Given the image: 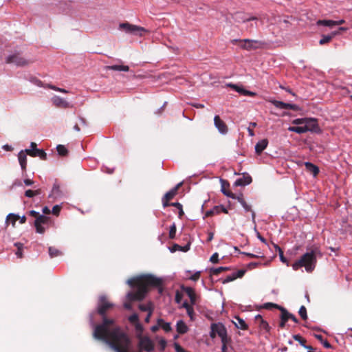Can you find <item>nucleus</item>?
I'll return each instance as SVG.
<instances>
[{"instance_id": "603ef678", "label": "nucleus", "mask_w": 352, "mask_h": 352, "mask_svg": "<svg viewBox=\"0 0 352 352\" xmlns=\"http://www.w3.org/2000/svg\"><path fill=\"white\" fill-rule=\"evenodd\" d=\"M258 317H259L261 319V327L268 331L270 330V327H269L268 323L266 321L263 320L262 319V317L260 315H258L256 316V318H258Z\"/></svg>"}, {"instance_id": "dca6fc26", "label": "nucleus", "mask_w": 352, "mask_h": 352, "mask_svg": "<svg viewBox=\"0 0 352 352\" xmlns=\"http://www.w3.org/2000/svg\"><path fill=\"white\" fill-rule=\"evenodd\" d=\"M252 182V177L248 173H243L241 177L238 178L235 182L234 185L235 186H245L251 184Z\"/></svg>"}, {"instance_id": "a18cd8bd", "label": "nucleus", "mask_w": 352, "mask_h": 352, "mask_svg": "<svg viewBox=\"0 0 352 352\" xmlns=\"http://www.w3.org/2000/svg\"><path fill=\"white\" fill-rule=\"evenodd\" d=\"M263 308L264 309H271L272 308H276V309H278L281 311V309H283L282 307L279 306L277 304H275V303H272V302H267V303H265L263 305Z\"/></svg>"}, {"instance_id": "c03bdc74", "label": "nucleus", "mask_w": 352, "mask_h": 352, "mask_svg": "<svg viewBox=\"0 0 352 352\" xmlns=\"http://www.w3.org/2000/svg\"><path fill=\"white\" fill-rule=\"evenodd\" d=\"M228 86L231 87L232 89L235 90L238 93L241 94V95H245L244 91H246V89H243L242 87H239L232 83L228 84Z\"/></svg>"}, {"instance_id": "c85d7f7f", "label": "nucleus", "mask_w": 352, "mask_h": 352, "mask_svg": "<svg viewBox=\"0 0 352 352\" xmlns=\"http://www.w3.org/2000/svg\"><path fill=\"white\" fill-rule=\"evenodd\" d=\"M14 245L16 248V251L15 252V254L18 258H23V250L25 246L23 243L20 242L14 243Z\"/></svg>"}, {"instance_id": "052dcab7", "label": "nucleus", "mask_w": 352, "mask_h": 352, "mask_svg": "<svg viewBox=\"0 0 352 352\" xmlns=\"http://www.w3.org/2000/svg\"><path fill=\"white\" fill-rule=\"evenodd\" d=\"M28 214L30 216H31V217H34L35 219H36L37 217H38L39 216L41 215L39 212H36L35 210H30V211H29Z\"/></svg>"}, {"instance_id": "f257e3e1", "label": "nucleus", "mask_w": 352, "mask_h": 352, "mask_svg": "<svg viewBox=\"0 0 352 352\" xmlns=\"http://www.w3.org/2000/svg\"><path fill=\"white\" fill-rule=\"evenodd\" d=\"M113 306L114 305L109 302L105 296H100L97 306V313L102 317V322L101 324L95 326L94 336L95 338L104 340L107 343L113 340L112 333L118 328L120 332H124L121 327L118 325L110 329L111 326L114 325L115 320L112 318H108L106 314Z\"/></svg>"}, {"instance_id": "bb28decb", "label": "nucleus", "mask_w": 352, "mask_h": 352, "mask_svg": "<svg viewBox=\"0 0 352 352\" xmlns=\"http://www.w3.org/2000/svg\"><path fill=\"white\" fill-rule=\"evenodd\" d=\"M107 70L119 71V72H128L129 67L127 65H112L106 67Z\"/></svg>"}, {"instance_id": "473e14b6", "label": "nucleus", "mask_w": 352, "mask_h": 352, "mask_svg": "<svg viewBox=\"0 0 352 352\" xmlns=\"http://www.w3.org/2000/svg\"><path fill=\"white\" fill-rule=\"evenodd\" d=\"M280 311H281L282 315H285V316H286L285 317L287 318V321H288V320L291 319L296 323H297L298 322L296 317L294 315L289 313L284 307H283V309H281Z\"/></svg>"}, {"instance_id": "20e7f679", "label": "nucleus", "mask_w": 352, "mask_h": 352, "mask_svg": "<svg viewBox=\"0 0 352 352\" xmlns=\"http://www.w3.org/2000/svg\"><path fill=\"white\" fill-rule=\"evenodd\" d=\"M113 340L108 342L116 352H129L131 340L125 332H120L118 328L112 333Z\"/></svg>"}, {"instance_id": "ea45409f", "label": "nucleus", "mask_w": 352, "mask_h": 352, "mask_svg": "<svg viewBox=\"0 0 352 352\" xmlns=\"http://www.w3.org/2000/svg\"><path fill=\"white\" fill-rule=\"evenodd\" d=\"M56 150L58 155L60 156H66L68 154V150L64 145H58L56 146Z\"/></svg>"}, {"instance_id": "8fccbe9b", "label": "nucleus", "mask_w": 352, "mask_h": 352, "mask_svg": "<svg viewBox=\"0 0 352 352\" xmlns=\"http://www.w3.org/2000/svg\"><path fill=\"white\" fill-rule=\"evenodd\" d=\"M200 276H201V272L197 271V272H195L194 274H191L188 277V279L193 280V281H197L199 279Z\"/></svg>"}, {"instance_id": "13d9d810", "label": "nucleus", "mask_w": 352, "mask_h": 352, "mask_svg": "<svg viewBox=\"0 0 352 352\" xmlns=\"http://www.w3.org/2000/svg\"><path fill=\"white\" fill-rule=\"evenodd\" d=\"M277 248L279 249V251H280L279 256H280V261L283 263H286L287 265L288 266L289 263H288L287 258L283 256V252H282V250H280V248L278 246H277Z\"/></svg>"}, {"instance_id": "6e6d98bb", "label": "nucleus", "mask_w": 352, "mask_h": 352, "mask_svg": "<svg viewBox=\"0 0 352 352\" xmlns=\"http://www.w3.org/2000/svg\"><path fill=\"white\" fill-rule=\"evenodd\" d=\"M210 261L213 263H217L219 262V254L217 252L214 253L211 256Z\"/></svg>"}, {"instance_id": "f8f14e48", "label": "nucleus", "mask_w": 352, "mask_h": 352, "mask_svg": "<svg viewBox=\"0 0 352 352\" xmlns=\"http://www.w3.org/2000/svg\"><path fill=\"white\" fill-rule=\"evenodd\" d=\"M139 347L141 350L146 352H151L154 350V344L148 337H142L140 338Z\"/></svg>"}, {"instance_id": "cd10ccee", "label": "nucleus", "mask_w": 352, "mask_h": 352, "mask_svg": "<svg viewBox=\"0 0 352 352\" xmlns=\"http://www.w3.org/2000/svg\"><path fill=\"white\" fill-rule=\"evenodd\" d=\"M157 322L160 325V327H161L165 332H170L172 331L170 322H165L162 318L157 319Z\"/></svg>"}, {"instance_id": "4d7b16f0", "label": "nucleus", "mask_w": 352, "mask_h": 352, "mask_svg": "<svg viewBox=\"0 0 352 352\" xmlns=\"http://www.w3.org/2000/svg\"><path fill=\"white\" fill-rule=\"evenodd\" d=\"M190 244H191V242L190 241H188V243L185 245H184V246L181 245L180 251L184 252H188L190 248Z\"/></svg>"}, {"instance_id": "58836bf2", "label": "nucleus", "mask_w": 352, "mask_h": 352, "mask_svg": "<svg viewBox=\"0 0 352 352\" xmlns=\"http://www.w3.org/2000/svg\"><path fill=\"white\" fill-rule=\"evenodd\" d=\"M317 25H323L327 27L334 26V21L333 20H318L316 22Z\"/></svg>"}, {"instance_id": "423d86ee", "label": "nucleus", "mask_w": 352, "mask_h": 352, "mask_svg": "<svg viewBox=\"0 0 352 352\" xmlns=\"http://www.w3.org/2000/svg\"><path fill=\"white\" fill-rule=\"evenodd\" d=\"M210 328L211 331L210 333V336L212 338H214L217 335L221 338L222 344L225 343V342L229 339L228 338L227 329L222 323H212Z\"/></svg>"}, {"instance_id": "4468645a", "label": "nucleus", "mask_w": 352, "mask_h": 352, "mask_svg": "<svg viewBox=\"0 0 352 352\" xmlns=\"http://www.w3.org/2000/svg\"><path fill=\"white\" fill-rule=\"evenodd\" d=\"M214 124L219 132L221 134H226L228 131V126L225 122L221 119L219 116H215L214 118Z\"/></svg>"}, {"instance_id": "b1692460", "label": "nucleus", "mask_w": 352, "mask_h": 352, "mask_svg": "<svg viewBox=\"0 0 352 352\" xmlns=\"http://www.w3.org/2000/svg\"><path fill=\"white\" fill-rule=\"evenodd\" d=\"M27 153L25 151H21L18 154L19 162L21 169L24 171L27 166Z\"/></svg>"}, {"instance_id": "393cba45", "label": "nucleus", "mask_w": 352, "mask_h": 352, "mask_svg": "<svg viewBox=\"0 0 352 352\" xmlns=\"http://www.w3.org/2000/svg\"><path fill=\"white\" fill-rule=\"evenodd\" d=\"M234 320L235 321H234L233 322L237 329H240L242 330H247L248 329V325L246 324L245 320L240 318L239 316H235Z\"/></svg>"}, {"instance_id": "338daca9", "label": "nucleus", "mask_w": 352, "mask_h": 352, "mask_svg": "<svg viewBox=\"0 0 352 352\" xmlns=\"http://www.w3.org/2000/svg\"><path fill=\"white\" fill-rule=\"evenodd\" d=\"M182 294L179 292H177L175 294L176 302L179 303L182 300Z\"/></svg>"}, {"instance_id": "e2e57ef3", "label": "nucleus", "mask_w": 352, "mask_h": 352, "mask_svg": "<svg viewBox=\"0 0 352 352\" xmlns=\"http://www.w3.org/2000/svg\"><path fill=\"white\" fill-rule=\"evenodd\" d=\"M180 248H181V245L177 244V243H175L171 248H170V250L171 252H174L175 251H180Z\"/></svg>"}, {"instance_id": "2eb2a0df", "label": "nucleus", "mask_w": 352, "mask_h": 352, "mask_svg": "<svg viewBox=\"0 0 352 352\" xmlns=\"http://www.w3.org/2000/svg\"><path fill=\"white\" fill-rule=\"evenodd\" d=\"M245 273V270H239L236 272H233L232 274L227 276L224 279L221 280V283L223 284H226L238 278H242L244 276Z\"/></svg>"}, {"instance_id": "a878e982", "label": "nucleus", "mask_w": 352, "mask_h": 352, "mask_svg": "<svg viewBox=\"0 0 352 352\" xmlns=\"http://www.w3.org/2000/svg\"><path fill=\"white\" fill-rule=\"evenodd\" d=\"M176 330L179 334H184L188 332V327L186 324L182 320L177 321L176 324Z\"/></svg>"}, {"instance_id": "864d4df0", "label": "nucleus", "mask_w": 352, "mask_h": 352, "mask_svg": "<svg viewBox=\"0 0 352 352\" xmlns=\"http://www.w3.org/2000/svg\"><path fill=\"white\" fill-rule=\"evenodd\" d=\"M61 207L59 205H55L52 210V212L53 214L56 216H58L60 212Z\"/></svg>"}, {"instance_id": "774afa93", "label": "nucleus", "mask_w": 352, "mask_h": 352, "mask_svg": "<svg viewBox=\"0 0 352 352\" xmlns=\"http://www.w3.org/2000/svg\"><path fill=\"white\" fill-rule=\"evenodd\" d=\"M256 236H257V238H258V239H259L262 243H265V244H267V241H266V239H265L263 236H262L261 235V234H260L258 232H257V233H256Z\"/></svg>"}, {"instance_id": "a211bd4d", "label": "nucleus", "mask_w": 352, "mask_h": 352, "mask_svg": "<svg viewBox=\"0 0 352 352\" xmlns=\"http://www.w3.org/2000/svg\"><path fill=\"white\" fill-rule=\"evenodd\" d=\"M25 153L31 157H38L42 160H47V153L43 149H25Z\"/></svg>"}, {"instance_id": "6ab92c4d", "label": "nucleus", "mask_w": 352, "mask_h": 352, "mask_svg": "<svg viewBox=\"0 0 352 352\" xmlns=\"http://www.w3.org/2000/svg\"><path fill=\"white\" fill-rule=\"evenodd\" d=\"M292 123L295 125H308L311 124H318V120L317 119L312 118H296L293 120Z\"/></svg>"}, {"instance_id": "79ce46f5", "label": "nucleus", "mask_w": 352, "mask_h": 352, "mask_svg": "<svg viewBox=\"0 0 352 352\" xmlns=\"http://www.w3.org/2000/svg\"><path fill=\"white\" fill-rule=\"evenodd\" d=\"M20 218L18 214L10 213L7 216L6 221H10L14 226L16 221Z\"/></svg>"}, {"instance_id": "37998d69", "label": "nucleus", "mask_w": 352, "mask_h": 352, "mask_svg": "<svg viewBox=\"0 0 352 352\" xmlns=\"http://www.w3.org/2000/svg\"><path fill=\"white\" fill-rule=\"evenodd\" d=\"M41 193V189H37V190H27L25 192V197H33L36 195H38Z\"/></svg>"}, {"instance_id": "a19ab883", "label": "nucleus", "mask_w": 352, "mask_h": 352, "mask_svg": "<svg viewBox=\"0 0 352 352\" xmlns=\"http://www.w3.org/2000/svg\"><path fill=\"white\" fill-rule=\"evenodd\" d=\"M241 204L245 212H252V220L254 221L256 214H255V212L252 210L251 206L250 205H248L245 200L243 201H242L241 203Z\"/></svg>"}, {"instance_id": "bf43d9fd", "label": "nucleus", "mask_w": 352, "mask_h": 352, "mask_svg": "<svg viewBox=\"0 0 352 352\" xmlns=\"http://www.w3.org/2000/svg\"><path fill=\"white\" fill-rule=\"evenodd\" d=\"M230 342V339H228L226 342H225V345H226V347L227 349V352H235L233 347L231 346V345H229L228 343Z\"/></svg>"}, {"instance_id": "412c9836", "label": "nucleus", "mask_w": 352, "mask_h": 352, "mask_svg": "<svg viewBox=\"0 0 352 352\" xmlns=\"http://www.w3.org/2000/svg\"><path fill=\"white\" fill-rule=\"evenodd\" d=\"M301 164H302V162H301ZM303 164L305 166L306 170L312 174L314 177L318 175L320 170L316 165L309 162H305Z\"/></svg>"}, {"instance_id": "9d476101", "label": "nucleus", "mask_w": 352, "mask_h": 352, "mask_svg": "<svg viewBox=\"0 0 352 352\" xmlns=\"http://www.w3.org/2000/svg\"><path fill=\"white\" fill-rule=\"evenodd\" d=\"M318 129V124H311L304 126H289L288 131L292 132H295L298 134L305 133L307 131H316Z\"/></svg>"}, {"instance_id": "9b49d317", "label": "nucleus", "mask_w": 352, "mask_h": 352, "mask_svg": "<svg viewBox=\"0 0 352 352\" xmlns=\"http://www.w3.org/2000/svg\"><path fill=\"white\" fill-rule=\"evenodd\" d=\"M182 185V182L177 184L174 188L168 191L162 197V204L164 208H166L170 206V203L168 201L173 199L176 195L179 188Z\"/></svg>"}, {"instance_id": "ddd939ff", "label": "nucleus", "mask_w": 352, "mask_h": 352, "mask_svg": "<svg viewBox=\"0 0 352 352\" xmlns=\"http://www.w3.org/2000/svg\"><path fill=\"white\" fill-rule=\"evenodd\" d=\"M272 103L276 108L281 109H291L294 111H298L299 109V107L296 104L286 103L278 100H272Z\"/></svg>"}, {"instance_id": "4c0bfd02", "label": "nucleus", "mask_w": 352, "mask_h": 352, "mask_svg": "<svg viewBox=\"0 0 352 352\" xmlns=\"http://www.w3.org/2000/svg\"><path fill=\"white\" fill-rule=\"evenodd\" d=\"M293 338L298 341L300 344L301 346H302L303 347H305V349H307V347H308L309 346L308 345H306V342H307V340L302 338L300 335L299 334H295L293 336Z\"/></svg>"}, {"instance_id": "0e129e2a", "label": "nucleus", "mask_w": 352, "mask_h": 352, "mask_svg": "<svg viewBox=\"0 0 352 352\" xmlns=\"http://www.w3.org/2000/svg\"><path fill=\"white\" fill-rule=\"evenodd\" d=\"M166 104H167V102H165L164 103V104L162 105V107H161L160 108H159L158 109L156 110L155 113L157 115H160L164 111V107L166 105Z\"/></svg>"}, {"instance_id": "5fc2aeb1", "label": "nucleus", "mask_w": 352, "mask_h": 352, "mask_svg": "<svg viewBox=\"0 0 352 352\" xmlns=\"http://www.w3.org/2000/svg\"><path fill=\"white\" fill-rule=\"evenodd\" d=\"M285 316H286L285 314V315L281 314V316H280V322L279 324V327L282 329H283L285 327V324L287 322Z\"/></svg>"}, {"instance_id": "c756f323", "label": "nucleus", "mask_w": 352, "mask_h": 352, "mask_svg": "<svg viewBox=\"0 0 352 352\" xmlns=\"http://www.w3.org/2000/svg\"><path fill=\"white\" fill-rule=\"evenodd\" d=\"M338 34L337 32H332L331 34L323 35L322 38L320 40V45H324L329 43L332 38Z\"/></svg>"}, {"instance_id": "69168bd1", "label": "nucleus", "mask_w": 352, "mask_h": 352, "mask_svg": "<svg viewBox=\"0 0 352 352\" xmlns=\"http://www.w3.org/2000/svg\"><path fill=\"white\" fill-rule=\"evenodd\" d=\"M175 349L177 352H186L179 344L175 343Z\"/></svg>"}, {"instance_id": "5701e85b", "label": "nucleus", "mask_w": 352, "mask_h": 352, "mask_svg": "<svg viewBox=\"0 0 352 352\" xmlns=\"http://www.w3.org/2000/svg\"><path fill=\"white\" fill-rule=\"evenodd\" d=\"M268 144L267 139H263L258 141L255 145V152L257 155L261 154V153L266 148Z\"/></svg>"}, {"instance_id": "2f4dec72", "label": "nucleus", "mask_w": 352, "mask_h": 352, "mask_svg": "<svg viewBox=\"0 0 352 352\" xmlns=\"http://www.w3.org/2000/svg\"><path fill=\"white\" fill-rule=\"evenodd\" d=\"M230 267H219L217 268H210V275H219L220 273L224 271L229 270Z\"/></svg>"}, {"instance_id": "c9c22d12", "label": "nucleus", "mask_w": 352, "mask_h": 352, "mask_svg": "<svg viewBox=\"0 0 352 352\" xmlns=\"http://www.w3.org/2000/svg\"><path fill=\"white\" fill-rule=\"evenodd\" d=\"M61 194L60 187L58 184H54L51 192V194L49 195L50 197H54L56 198L57 197H59Z\"/></svg>"}, {"instance_id": "09e8293b", "label": "nucleus", "mask_w": 352, "mask_h": 352, "mask_svg": "<svg viewBox=\"0 0 352 352\" xmlns=\"http://www.w3.org/2000/svg\"><path fill=\"white\" fill-rule=\"evenodd\" d=\"M186 313L189 316L191 321L195 320V311L193 309V306L190 307L189 309H186Z\"/></svg>"}, {"instance_id": "e433bc0d", "label": "nucleus", "mask_w": 352, "mask_h": 352, "mask_svg": "<svg viewBox=\"0 0 352 352\" xmlns=\"http://www.w3.org/2000/svg\"><path fill=\"white\" fill-rule=\"evenodd\" d=\"M48 252H49L50 256L51 258H54V257H56V256L62 255V252L59 250H58L54 247H50L48 249Z\"/></svg>"}, {"instance_id": "3c124183", "label": "nucleus", "mask_w": 352, "mask_h": 352, "mask_svg": "<svg viewBox=\"0 0 352 352\" xmlns=\"http://www.w3.org/2000/svg\"><path fill=\"white\" fill-rule=\"evenodd\" d=\"M128 319H129V321L133 324H135V323H138V322H139V317H138V314H133L131 315Z\"/></svg>"}, {"instance_id": "1a4fd4ad", "label": "nucleus", "mask_w": 352, "mask_h": 352, "mask_svg": "<svg viewBox=\"0 0 352 352\" xmlns=\"http://www.w3.org/2000/svg\"><path fill=\"white\" fill-rule=\"evenodd\" d=\"M6 62V63H14L19 67L26 66L30 63V61L22 57L19 53H14L8 56Z\"/></svg>"}, {"instance_id": "7c9ffc66", "label": "nucleus", "mask_w": 352, "mask_h": 352, "mask_svg": "<svg viewBox=\"0 0 352 352\" xmlns=\"http://www.w3.org/2000/svg\"><path fill=\"white\" fill-rule=\"evenodd\" d=\"M138 307L142 311H146L148 313H149V311H153V306L151 302H148L146 304H140Z\"/></svg>"}, {"instance_id": "de8ad7c7", "label": "nucleus", "mask_w": 352, "mask_h": 352, "mask_svg": "<svg viewBox=\"0 0 352 352\" xmlns=\"http://www.w3.org/2000/svg\"><path fill=\"white\" fill-rule=\"evenodd\" d=\"M298 314L300 316V317L302 318V319L307 320V309L305 306L300 307Z\"/></svg>"}, {"instance_id": "f3484780", "label": "nucleus", "mask_w": 352, "mask_h": 352, "mask_svg": "<svg viewBox=\"0 0 352 352\" xmlns=\"http://www.w3.org/2000/svg\"><path fill=\"white\" fill-rule=\"evenodd\" d=\"M181 289L189 297L190 303L192 305H195L197 302V296L195 293V289L190 287H186L184 285H182L181 287Z\"/></svg>"}, {"instance_id": "680f3d73", "label": "nucleus", "mask_w": 352, "mask_h": 352, "mask_svg": "<svg viewBox=\"0 0 352 352\" xmlns=\"http://www.w3.org/2000/svg\"><path fill=\"white\" fill-rule=\"evenodd\" d=\"M212 210L214 215H217V214H219L221 213L220 205L214 206L212 208Z\"/></svg>"}, {"instance_id": "f704fd0d", "label": "nucleus", "mask_w": 352, "mask_h": 352, "mask_svg": "<svg viewBox=\"0 0 352 352\" xmlns=\"http://www.w3.org/2000/svg\"><path fill=\"white\" fill-rule=\"evenodd\" d=\"M170 206H174V207L176 208V209L178 210L179 218L182 219V217L184 214L182 205L180 203H179V202H173V203H170Z\"/></svg>"}, {"instance_id": "6e6552de", "label": "nucleus", "mask_w": 352, "mask_h": 352, "mask_svg": "<svg viewBox=\"0 0 352 352\" xmlns=\"http://www.w3.org/2000/svg\"><path fill=\"white\" fill-rule=\"evenodd\" d=\"M50 222V218L49 217L41 214L37 217L34 222L36 232L39 234H43L45 232L46 227L48 226Z\"/></svg>"}, {"instance_id": "4be33fe9", "label": "nucleus", "mask_w": 352, "mask_h": 352, "mask_svg": "<svg viewBox=\"0 0 352 352\" xmlns=\"http://www.w3.org/2000/svg\"><path fill=\"white\" fill-rule=\"evenodd\" d=\"M221 192H223V195H225L228 197H230L233 199H236L240 204L245 200L244 197H243V195L242 193H239V195H236V194H234L229 190H226L223 188L221 189Z\"/></svg>"}, {"instance_id": "0eeeda50", "label": "nucleus", "mask_w": 352, "mask_h": 352, "mask_svg": "<svg viewBox=\"0 0 352 352\" xmlns=\"http://www.w3.org/2000/svg\"><path fill=\"white\" fill-rule=\"evenodd\" d=\"M120 29L124 31L126 33L133 34V35H138L140 36H143V33L147 32L148 30H146L143 27H140L136 25H133L129 23H120Z\"/></svg>"}, {"instance_id": "49530a36", "label": "nucleus", "mask_w": 352, "mask_h": 352, "mask_svg": "<svg viewBox=\"0 0 352 352\" xmlns=\"http://www.w3.org/2000/svg\"><path fill=\"white\" fill-rule=\"evenodd\" d=\"M175 236H176V225L175 223H173L170 226L168 236L170 239H173L175 238Z\"/></svg>"}, {"instance_id": "72a5a7b5", "label": "nucleus", "mask_w": 352, "mask_h": 352, "mask_svg": "<svg viewBox=\"0 0 352 352\" xmlns=\"http://www.w3.org/2000/svg\"><path fill=\"white\" fill-rule=\"evenodd\" d=\"M315 338L319 340L321 344L327 349H329L331 347V344L328 342L327 340H324L323 338V336L322 335H319V334H315L314 335Z\"/></svg>"}, {"instance_id": "aec40b11", "label": "nucleus", "mask_w": 352, "mask_h": 352, "mask_svg": "<svg viewBox=\"0 0 352 352\" xmlns=\"http://www.w3.org/2000/svg\"><path fill=\"white\" fill-rule=\"evenodd\" d=\"M52 103L56 107L68 108L69 103L60 96H55L52 98Z\"/></svg>"}, {"instance_id": "39448f33", "label": "nucleus", "mask_w": 352, "mask_h": 352, "mask_svg": "<svg viewBox=\"0 0 352 352\" xmlns=\"http://www.w3.org/2000/svg\"><path fill=\"white\" fill-rule=\"evenodd\" d=\"M232 44L239 43V46L245 50L250 51L264 48L266 43L263 41L252 39H233Z\"/></svg>"}, {"instance_id": "f03ea898", "label": "nucleus", "mask_w": 352, "mask_h": 352, "mask_svg": "<svg viewBox=\"0 0 352 352\" xmlns=\"http://www.w3.org/2000/svg\"><path fill=\"white\" fill-rule=\"evenodd\" d=\"M127 283L135 291L127 294L129 300H142L149 291L150 287L157 288L160 294L164 291L162 280L151 274H146L128 280Z\"/></svg>"}, {"instance_id": "7ed1b4c3", "label": "nucleus", "mask_w": 352, "mask_h": 352, "mask_svg": "<svg viewBox=\"0 0 352 352\" xmlns=\"http://www.w3.org/2000/svg\"><path fill=\"white\" fill-rule=\"evenodd\" d=\"M318 255H321L319 248H315L311 249L292 265L293 270L296 271L300 267H304L307 272H312L316 266Z\"/></svg>"}]
</instances>
